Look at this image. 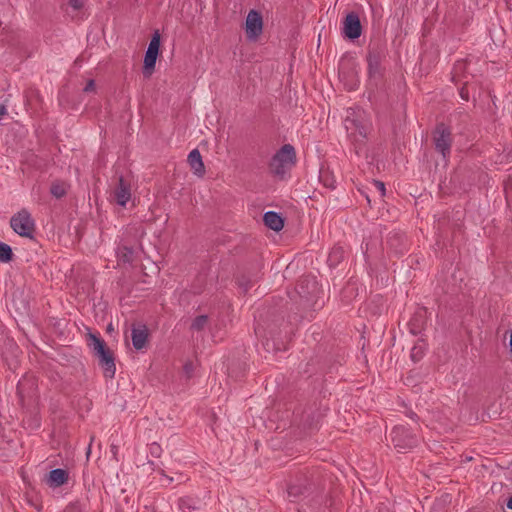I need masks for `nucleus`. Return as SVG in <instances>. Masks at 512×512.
I'll use <instances>...</instances> for the list:
<instances>
[{"instance_id":"obj_1","label":"nucleus","mask_w":512,"mask_h":512,"mask_svg":"<svg viewBox=\"0 0 512 512\" xmlns=\"http://www.w3.org/2000/svg\"><path fill=\"white\" fill-rule=\"evenodd\" d=\"M344 125L349 139L355 145L356 152L364 145L371 130V124L362 115L349 110Z\"/></svg>"},{"instance_id":"obj_2","label":"nucleus","mask_w":512,"mask_h":512,"mask_svg":"<svg viewBox=\"0 0 512 512\" xmlns=\"http://www.w3.org/2000/svg\"><path fill=\"white\" fill-rule=\"evenodd\" d=\"M89 347L98 358L99 364L104 370V376L113 378L116 372L114 357L106 347L104 340L94 334H89Z\"/></svg>"},{"instance_id":"obj_3","label":"nucleus","mask_w":512,"mask_h":512,"mask_svg":"<svg viewBox=\"0 0 512 512\" xmlns=\"http://www.w3.org/2000/svg\"><path fill=\"white\" fill-rule=\"evenodd\" d=\"M296 163V152L292 145L285 144L272 157L270 170L277 176H283Z\"/></svg>"},{"instance_id":"obj_4","label":"nucleus","mask_w":512,"mask_h":512,"mask_svg":"<svg viewBox=\"0 0 512 512\" xmlns=\"http://www.w3.org/2000/svg\"><path fill=\"white\" fill-rule=\"evenodd\" d=\"M10 225L18 235L29 238L32 237L35 228L34 220L26 210L14 215L10 220Z\"/></svg>"},{"instance_id":"obj_5","label":"nucleus","mask_w":512,"mask_h":512,"mask_svg":"<svg viewBox=\"0 0 512 512\" xmlns=\"http://www.w3.org/2000/svg\"><path fill=\"white\" fill-rule=\"evenodd\" d=\"M391 441L399 451L412 448L417 444V438L405 426H396L390 433Z\"/></svg>"},{"instance_id":"obj_6","label":"nucleus","mask_w":512,"mask_h":512,"mask_svg":"<svg viewBox=\"0 0 512 512\" xmlns=\"http://www.w3.org/2000/svg\"><path fill=\"white\" fill-rule=\"evenodd\" d=\"M263 17L257 10H250L245 20V33L249 41H256L263 33Z\"/></svg>"},{"instance_id":"obj_7","label":"nucleus","mask_w":512,"mask_h":512,"mask_svg":"<svg viewBox=\"0 0 512 512\" xmlns=\"http://www.w3.org/2000/svg\"><path fill=\"white\" fill-rule=\"evenodd\" d=\"M434 143L437 151H439L444 158L450 154L452 143L451 132L444 124L437 125L434 132Z\"/></svg>"},{"instance_id":"obj_8","label":"nucleus","mask_w":512,"mask_h":512,"mask_svg":"<svg viewBox=\"0 0 512 512\" xmlns=\"http://www.w3.org/2000/svg\"><path fill=\"white\" fill-rule=\"evenodd\" d=\"M160 47V35L155 32L152 36L144 58V73L150 75L155 68Z\"/></svg>"},{"instance_id":"obj_9","label":"nucleus","mask_w":512,"mask_h":512,"mask_svg":"<svg viewBox=\"0 0 512 512\" xmlns=\"http://www.w3.org/2000/svg\"><path fill=\"white\" fill-rule=\"evenodd\" d=\"M362 26L357 13H348L343 21V34L349 39H357L361 36Z\"/></svg>"},{"instance_id":"obj_10","label":"nucleus","mask_w":512,"mask_h":512,"mask_svg":"<svg viewBox=\"0 0 512 512\" xmlns=\"http://www.w3.org/2000/svg\"><path fill=\"white\" fill-rule=\"evenodd\" d=\"M112 196H113L114 201L122 207H125L127 202L130 200V198H131L130 184L127 183L122 176L119 177L118 184L115 187Z\"/></svg>"},{"instance_id":"obj_11","label":"nucleus","mask_w":512,"mask_h":512,"mask_svg":"<svg viewBox=\"0 0 512 512\" xmlns=\"http://www.w3.org/2000/svg\"><path fill=\"white\" fill-rule=\"evenodd\" d=\"M368 74L371 80H379L383 74L381 58L379 54L369 53L367 56Z\"/></svg>"},{"instance_id":"obj_12","label":"nucleus","mask_w":512,"mask_h":512,"mask_svg":"<svg viewBox=\"0 0 512 512\" xmlns=\"http://www.w3.org/2000/svg\"><path fill=\"white\" fill-rule=\"evenodd\" d=\"M68 472L64 469L57 468L49 472L46 478V483L49 487L57 488L68 481Z\"/></svg>"},{"instance_id":"obj_13","label":"nucleus","mask_w":512,"mask_h":512,"mask_svg":"<svg viewBox=\"0 0 512 512\" xmlns=\"http://www.w3.org/2000/svg\"><path fill=\"white\" fill-rule=\"evenodd\" d=\"M426 323V309L420 308L413 315L411 320L409 321V329L410 332L414 335L419 334L425 326Z\"/></svg>"},{"instance_id":"obj_14","label":"nucleus","mask_w":512,"mask_h":512,"mask_svg":"<svg viewBox=\"0 0 512 512\" xmlns=\"http://www.w3.org/2000/svg\"><path fill=\"white\" fill-rule=\"evenodd\" d=\"M131 338L134 348L141 350L145 346L148 338V330L146 326L139 325L134 327L131 332Z\"/></svg>"},{"instance_id":"obj_15","label":"nucleus","mask_w":512,"mask_h":512,"mask_svg":"<svg viewBox=\"0 0 512 512\" xmlns=\"http://www.w3.org/2000/svg\"><path fill=\"white\" fill-rule=\"evenodd\" d=\"M188 163L194 173L198 176H203L205 173V166L202 161V156L197 149H193L188 155Z\"/></svg>"},{"instance_id":"obj_16","label":"nucleus","mask_w":512,"mask_h":512,"mask_svg":"<svg viewBox=\"0 0 512 512\" xmlns=\"http://www.w3.org/2000/svg\"><path fill=\"white\" fill-rule=\"evenodd\" d=\"M263 221L268 228L274 231H280L284 226L283 218L274 211L266 212L263 216Z\"/></svg>"},{"instance_id":"obj_17","label":"nucleus","mask_w":512,"mask_h":512,"mask_svg":"<svg viewBox=\"0 0 512 512\" xmlns=\"http://www.w3.org/2000/svg\"><path fill=\"white\" fill-rule=\"evenodd\" d=\"M178 504H179V508L182 511L187 512V511L199 509L201 502L199 499L186 496V497L180 498Z\"/></svg>"},{"instance_id":"obj_18","label":"nucleus","mask_w":512,"mask_h":512,"mask_svg":"<svg viewBox=\"0 0 512 512\" xmlns=\"http://www.w3.org/2000/svg\"><path fill=\"white\" fill-rule=\"evenodd\" d=\"M68 189V184L63 181H55L52 183L50 192L56 198L63 197Z\"/></svg>"},{"instance_id":"obj_19","label":"nucleus","mask_w":512,"mask_h":512,"mask_svg":"<svg viewBox=\"0 0 512 512\" xmlns=\"http://www.w3.org/2000/svg\"><path fill=\"white\" fill-rule=\"evenodd\" d=\"M344 257V250L341 247H334L328 256L330 266H336Z\"/></svg>"},{"instance_id":"obj_20","label":"nucleus","mask_w":512,"mask_h":512,"mask_svg":"<svg viewBox=\"0 0 512 512\" xmlns=\"http://www.w3.org/2000/svg\"><path fill=\"white\" fill-rule=\"evenodd\" d=\"M209 322V318L206 315L197 316L193 322L191 323V330L193 331H202Z\"/></svg>"},{"instance_id":"obj_21","label":"nucleus","mask_w":512,"mask_h":512,"mask_svg":"<svg viewBox=\"0 0 512 512\" xmlns=\"http://www.w3.org/2000/svg\"><path fill=\"white\" fill-rule=\"evenodd\" d=\"M13 253L11 247L3 242H0V261L7 263L12 259Z\"/></svg>"},{"instance_id":"obj_22","label":"nucleus","mask_w":512,"mask_h":512,"mask_svg":"<svg viewBox=\"0 0 512 512\" xmlns=\"http://www.w3.org/2000/svg\"><path fill=\"white\" fill-rule=\"evenodd\" d=\"M132 254V249L127 246L119 247L117 251L119 259L123 262H130L132 259Z\"/></svg>"},{"instance_id":"obj_23","label":"nucleus","mask_w":512,"mask_h":512,"mask_svg":"<svg viewBox=\"0 0 512 512\" xmlns=\"http://www.w3.org/2000/svg\"><path fill=\"white\" fill-rule=\"evenodd\" d=\"M423 351L422 346L415 345L411 352V357L413 360H419L422 357Z\"/></svg>"},{"instance_id":"obj_24","label":"nucleus","mask_w":512,"mask_h":512,"mask_svg":"<svg viewBox=\"0 0 512 512\" xmlns=\"http://www.w3.org/2000/svg\"><path fill=\"white\" fill-rule=\"evenodd\" d=\"M69 5L74 9V10H79L83 7L84 5V0H70L69 1Z\"/></svg>"},{"instance_id":"obj_25","label":"nucleus","mask_w":512,"mask_h":512,"mask_svg":"<svg viewBox=\"0 0 512 512\" xmlns=\"http://www.w3.org/2000/svg\"><path fill=\"white\" fill-rule=\"evenodd\" d=\"M374 185L377 188V190L379 191L380 195L384 196L385 195V185H384V183L381 182V181H375Z\"/></svg>"},{"instance_id":"obj_26","label":"nucleus","mask_w":512,"mask_h":512,"mask_svg":"<svg viewBox=\"0 0 512 512\" xmlns=\"http://www.w3.org/2000/svg\"><path fill=\"white\" fill-rule=\"evenodd\" d=\"M94 90H95V82H94V80H92V79H91V80H89V81L87 82V84L85 85V87H84V91H85V92H92V91H94Z\"/></svg>"},{"instance_id":"obj_27","label":"nucleus","mask_w":512,"mask_h":512,"mask_svg":"<svg viewBox=\"0 0 512 512\" xmlns=\"http://www.w3.org/2000/svg\"><path fill=\"white\" fill-rule=\"evenodd\" d=\"M348 86H349V89H350V90H353V89H355V88L358 86V80H357V78H356L355 76H353V77L351 78V81H350V83L348 84Z\"/></svg>"},{"instance_id":"obj_28","label":"nucleus","mask_w":512,"mask_h":512,"mask_svg":"<svg viewBox=\"0 0 512 512\" xmlns=\"http://www.w3.org/2000/svg\"><path fill=\"white\" fill-rule=\"evenodd\" d=\"M460 96H461V98H462V99H464V100H466V101L468 100L469 96H468V91H467V89H466V88H464V87H463V88H461V90H460Z\"/></svg>"},{"instance_id":"obj_29","label":"nucleus","mask_w":512,"mask_h":512,"mask_svg":"<svg viewBox=\"0 0 512 512\" xmlns=\"http://www.w3.org/2000/svg\"><path fill=\"white\" fill-rule=\"evenodd\" d=\"M150 449H151V453L152 454H157V452L160 450V447L157 444L154 443V444L151 445Z\"/></svg>"},{"instance_id":"obj_30","label":"nucleus","mask_w":512,"mask_h":512,"mask_svg":"<svg viewBox=\"0 0 512 512\" xmlns=\"http://www.w3.org/2000/svg\"><path fill=\"white\" fill-rule=\"evenodd\" d=\"M334 180H324V185L330 188H334Z\"/></svg>"},{"instance_id":"obj_31","label":"nucleus","mask_w":512,"mask_h":512,"mask_svg":"<svg viewBox=\"0 0 512 512\" xmlns=\"http://www.w3.org/2000/svg\"><path fill=\"white\" fill-rule=\"evenodd\" d=\"M7 113L6 107L0 104V119Z\"/></svg>"},{"instance_id":"obj_32","label":"nucleus","mask_w":512,"mask_h":512,"mask_svg":"<svg viewBox=\"0 0 512 512\" xmlns=\"http://www.w3.org/2000/svg\"><path fill=\"white\" fill-rule=\"evenodd\" d=\"M184 368H185V371H186L187 373H190V371H191V369H192V364H186Z\"/></svg>"},{"instance_id":"obj_33","label":"nucleus","mask_w":512,"mask_h":512,"mask_svg":"<svg viewBox=\"0 0 512 512\" xmlns=\"http://www.w3.org/2000/svg\"><path fill=\"white\" fill-rule=\"evenodd\" d=\"M507 507L512 510V496L507 501Z\"/></svg>"},{"instance_id":"obj_34","label":"nucleus","mask_w":512,"mask_h":512,"mask_svg":"<svg viewBox=\"0 0 512 512\" xmlns=\"http://www.w3.org/2000/svg\"><path fill=\"white\" fill-rule=\"evenodd\" d=\"M296 488L295 487H290L289 490H288V494L289 495H295L296 493L294 492Z\"/></svg>"},{"instance_id":"obj_35","label":"nucleus","mask_w":512,"mask_h":512,"mask_svg":"<svg viewBox=\"0 0 512 512\" xmlns=\"http://www.w3.org/2000/svg\"><path fill=\"white\" fill-rule=\"evenodd\" d=\"M344 75H345V72H344L343 68H341V69L339 70V76L343 79V78H344Z\"/></svg>"},{"instance_id":"obj_36","label":"nucleus","mask_w":512,"mask_h":512,"mask_svg":"<svg viewBox=\"0 0 512 512\" xmlns=\"http://www.w3.org/2000/svg\"><path fill=\"white\" fill-rule=\"evenodd\" d=\"M509 346H510V351L512 353V332H511V335H510V342H509Z\"/></svg>"}]
</instances>
